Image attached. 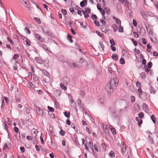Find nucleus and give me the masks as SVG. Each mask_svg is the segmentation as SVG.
Instances as JSON below:
<instances>
[{
	"label": "nucleus",
	"instance_id": "obj_33",
	"mask_svg": "<svg viewBox=\"0 0 158 158\" xmlns=\"http://www.w3.org/2000/svg\"><path fill=\"white\" fill-rule=\"evenodd\" d=\"M138 116L139 118H142L144 116V114L142 112H140L139 113Z\"/></svg>",
	"mask_w": 158,
	"mask_h": 158
},
{
	"label": "nucleus",
	"instance_id": "obj_34",
	"mask_svg": "<svg viewBox=\"0 0 158 158\" xmlns=\"http://www.w3.org/2000/svg\"><path fill=\"white\" fill-rule=\"evenodd\" d=\"M34 19L38 24H40L41 23V21L39 18L35 17Z\"/></svg>",
	"mask_w": 158,
	"mask_h": 158
},
{
	"label": "nucleus",
	"instance_id": "obj_26",
	"mask_svg": "<svg viewBox=\"0 0 158 158\" xmlns=\"http://www.w3.org/2000/svg\"><path fill=\"white\" fill-rule=\"evenodd\" d=\"M70 113L69 112H67L65 111L64 112V116L67 118L69 117L70 116Z\"/></svg>",
	"mask_w": 158,
	"mask_h": 158
},
{
	"label": "nucleus",
	"instance_id": "obj_15",
	"mask_svg": "<svg viewBox=\"0 0 158 158\" xmlns=\"http://www.w3.org/2000/svg\"><path fill=\"white\" fill-rule=\"evenodd\" d=\"M112 28L113 29L114 32H116L118 30V26L117 25L115 24H114L112 26Z\"/></svg>",
	"mask_w": 158,
	"mask_h": 158
},
{
	"label": "nucleus",
	"instance_id": "obj_10",
	"mask_svg": "<svg viewBox=\"0 0 158 158\" xmlns=\"http://www.w3.org/2000/svg\"><path fill=\"white\" fill-rule=\"evenodd\" d=\"M42 71L43 73L44 74L45 76L48 79H49V73L44 70H43Z\"/></svg>",
	"mask_w": 158,
	"mask_h": 158
},
{
	"label": "nucleus",
	"instance_id": "obj_30",
	"mask_svg": "<svg viewBox=\"0 0 158 158\" xmlns=\"http://www.w3.org/2000/svg\"><path fill=\"white\" fill-rule=\"evenodd\" d=\"M60 86L63 89H64V90H66L67 89V87L63 84L61 83L60 84Z\"/></svg>",
	"mask_w": 158,
	"mask_h": 158
},
{
	"label": "nucleus",
	"instance_id": "obj_41",
	"mask_svg": "<svg viewBox=\"0 0 158 158\" xmlns=\"http://www.w3.org/2000/svg\"><path fill=\"white\" fill-rule=\"evenodd\" d=\"M69 66L71 68H73L76 67V64L75 63H73L70 64Z\"/></svg>",
	"mask_w": 158,
	"mask_h": 158
},
{
	"label": "nucleus",
	"instance_id": "obj_63",
	"mask_svg": "<svg viewBox=\"0 0 158 158\" xmlns=\"http://www.w3.org/2000/svg\"><path fill=\"white\" fill-rule=\"evenodd\" d=\"M96 33L98 35V36H99L100 37H102V33L100 32L99 31H96Z\"/></svg>",
	"mask_w": 158,
	"mask_h": 158
},
{
	"label": "nucleus",
	"instance_id": "obj_22",
	"mask_svg": "<svg viewBox=\"0 0 158 158\" xmlns=\"http://www.w3.org/2000/svg\"><path fill=\"white\" fill-rule=\"evenodd\" d=\"M55 107L57 109H59L60 108L59 104L57 103V101L56 100L54 101Z\"/></svg>",
	"mask_w": 158,
	"mask_h": 158
},
{
	"label": "nucleus",
	"instance_id": "obj_35",
	"mask_svg": "<svg viewBox=\"0 0 158 158\" xmlns=\"http://www.w3.org/2000/svg\"><path fill=\"white\" fill-rule=\"evenodd\" d=\"M121 64H125V61L123 57H121L119 60Z\"/></svg>",
	"mask_w": 158,
	"mask_h": 158
},
{
	"label": "nucleus",
	"instance_id": "obj_50",
	"mask_svg": "<svg viewBox=\"0 0 158 158\" xmlns=\"http://www.w3.org/2000/svg\"><path fill=\"white\" fill-rule=\"evenodd\" d=\"M94 23L98 27H99L100 26V23L98 21H97L96 20H95L94 21Z\"/></svg>",
	"mask_w": 158,
	"mask_h": 158
},
{
	"label": "nucleus",
	"instance_id": "obj_54",
	"mask_svg": "<svg viewBox=\"0 0 158 158\" xmlns=\"http://www.w3.org/2000/svg\"><path fill=\"white\" fill-rule=\"evenodd\" d=\"M142 42L144 44H147L146 40L145 38H143L142 39Z\"/></svg>",
	"mask_w": 158,
	"mask_h": 158
},
{
	"label": "nucleus",
	"instance_id": "obj_25",
	"mask_svg": "<svg viewBox=\"0 0 158 158\" xmlns=\"http://www.w3.org/2000/svg\"><path fill=\"white\" fill-rule=\"evenodd\" d=\"M110 157H114L115 156V155L114 152L113 151H111L109 154Z\"/></svg>",
	"mask_w": 158,
	"mask_h": 158
},
{
	"label": "nucleus",
	"instance_id": "obj_37",
	"mask_svg": "<svg viewBox=\"0 0 158 158\" xmlns=\"http://www.w3.org/2000/svg\"><path fill=\"white\" fill-rule=\"evenodd\" d=\"M132 42L133 43L135 46H136L137 44V42L133 39H131Z\"/></svg>",
	"mask_w": 158,
	"mask_h": 158
},
{
	"label": "nucleus",
	"instance_id": "obj_42",
	"mask_svg": "<svg viewBox=\"0 0 158 158\" xmlns=\"http://www.w3.org/2000/svg\"><path fill=\"white\" fill-rule=\"evenodd\" d=\"M41 46L43 47V48L45 49V50H46L47 48H48L47 46L44 44H43L41 45Z\"/></svg>",
	"mask_w": 158,
	"mask_h": 158
},
{
	"label": "nucleus",
	"instance_id": "obj_31",
	"mask_svg": "<svg viewBox=\"0 0 158 158\" xmlns=\"http://www.w3.org/2000/svg\"><path fill=\"white\" fill-rule=\"evenodd\" d=\"M137 91L139 93V94L140 95L142 94L143 92L141 88V87H139L137 90Z\"/></svg>",
	"mask_w": 158,
	"mask_h": 158
},
{
	"label": "nucleus",
	"instance_id": "obj_16",
	"mask_svg": "<svg viewBox=\"0 0 158 158\" xmlns=\"http://www.w3.org/2000/svg\"><path fill=\"white\" fill-rule=\"evenodd\" d=\"M88 143L89 144V147L93 152L94 151V150L93 149V146L92 142L90 141Z\"/></svg>",
	"mask_w": 158,
	"mask_h": 158
},
{
	"label": "nucleus",
	"instance_id": "obj_49",
	"mask_svg": "<svg viewBox=\"0 0 158 158\" xmlns=\"http://www.w3.org/2000/svg\"><path fill=\"white\" fill-rule=\"evenodd\" d=\"M60 134L61 135L64 136L65 134V132L64 131L61 130L60 131Z\"/></svg>",
	"mask_w": 158,
	"mask_h": 158
},
{
	"label": "nucleus",
	"instance_id": "obj_56",
	"mask_svg": "<svg viewBox=\"0 0 158 158\" xmlns=\"http://www.w3.org/2000/svg\"><path fill=\"white\" fill-rule=\"evenodd\" d=\"M133 24L134 26L135 27L137 26V24L136 20L133 19L132 21Z\"/></svg>",
	"mask_w": 158,
	"mask_h": 158
},
{
	"label": "nucleus",
	"instance_id": "obj_38",
	"mask_svg": "<svg viewBox=\"0 0 158 158\" xmlns=\"http://www.w3.org/2000/svg\"><path fill=\"white\" fill-rule=\"evenodd\" d=\"M24 30L25 31H27L28 34H31V31L27 27H26L24 29Z\"/></svg>",
	"mask_w": 158,
	"mask_h": 158
},
{
	"label": "nucleus",
	"instance_id": "obj_7",
	"mask_svg": "<svg viewBox=\"0 0 158 158\" xmlns=\"http://www.w3.org/2000/svg\"><path fill=\"white\" fill-rule=\"evenodd\" d=\"M35 61L38 63L42 64L43 63V60L40 57H36L35 59Z\"/></svg>",
	"mask_w": 158,
	"mask_h": 158
},
{
	"label": "nucleus",
	"instance_id": "obj_53",
	"mask_svg": "<svg viewBox=\"0 0 158 158\" xmlns=\"http://www.w3.org/2000/svg\"><path fill=\"white\" fill-rule=\"evenodd\" d=\"M85 11L87 13H89L90 12V9L89 8H86L85 9Z\"/></svg>",
	"mask_w": 158,
	"mask_h": 158
},
{
	"label": "nucleus",
	"instance_id": "obj_2",
	"mask_svg": "<svg viewBox=\"0 0 158 158\" xmlns=\"http://www.w3.org/2000/svg\"><path fill=\"white\" fill-rule=\"evenodd\" d=\"M35 108L38 114L41 116H43L44 114V109H41L40 107L37 106H35Z\"/></svg>",
	"mask_w": 158,
	"mask_h": 158
},
{
	"label": "nucleus",
	"instance_id": "obj_39",
	"mask_svg": "<svg viewBox=\"0 0 158 158\" xmlns=\"http://www.w3.org/2000/svg\"><path fill=\"white\" fill-rule=\"evenodd\" d=\"M94 147L95 150L97 152H98L99 151V150L98 149V145L97 144H94Z\"/></svg>",
	"mask_w": 158,
	"mask_h": 158
},
{
	"label": "nucleus",
	"instance_id": "obj_19",
	"mask_svg": "<svg viewBox=\"0 0 158 158\" xmlns=\"http://www.w3.org/2000/svg\"><path fill=\"white\" fill-rule=\"evenodd\" d=\"M147 31L149 35L150 36H152L153 35V31L151 29H147Z\"/></svg>",
	"mask_w": 158,
	"mask_h": 158
},
{
	"label": "nucleus",
	"instance_id": "obj_1",
	"mask_svg": "<svg viewBox=\"0 0 158 158\" xmlns=\"http://www.w3.org/2000/svg\"><path fill=\"white\" fill-rule=\"evenodd\" d=\"M113 86H112V84L110 82L105 86L106 89L109 95L110 94L113 93V89L112 87Z\"/></svg>",
	"mask_w": 158,
	"mask_h": 158
},
{
	"label": "nucleus",
	"instance_id": "obj_48",
	"mask_svg": "<svg viewBox=\"0 0 158 158\" xmlns=\"http://www.w3.org/2000/svg\"><path fill=\"white\" fill-rule=\"evenodd\" d=\"M133 35L136 38H138L139 37V35L138 33L137 32H134Z\"/></svg>",
	"mask_w": 158,
	"mask_h": 158
},
{
	"label": "nucleus",
	"instance_id": "obj_60",
	"mask_svg": "<svg viewBox=\"0 0 158 158\" xmlns=\"http://www.w3.org/2000/svg\"><path fill=\"white\" fill-rule=\"evenodd\" d=\"M136 85L137 87H138L139 88V87H141V85H140V83L139 81H137L136 82Z\"/></svg>",
	"mask_w": 158,
	"mask_h": 158
},
{
	"label": "nucleus",
	"instance_id": "obj_8",
	"mask_svg": "<svg viewBox=\"0 0 158 158\" xmlns=\"http://www.w3.org/2000/svg\"><path fill=\"white\" fill-rule=\"evenodd\" d=\"M97 7L98 9L100 11L102 15H103L105 14L104 10H103L100 6L99 4H98L97 5Z\"/></svg>",
	"mask_w": 158,
	"mask_h": 158
},
{
	"label": "nucleus",
	"instance_id": "obj_9",
	"mask_svg": "<svg viewBox=\"0 0 158 158\" xmlns=\"http://www.w3.org/2000/svg\"><path fill=\"white\" fill-rule=\"evenodd\" d=\"M113 19L115 21L116 24L118 25L121 24V21L118 18L114 16L113 17Z\"/></svg>",
	"mask_w": 158,
	"mask_h": 158
},
{
	"label": "nucleus",
	"instance_id": "obj_23",
	"mask_svg": "<svg viewBox=\"0 0 158 158\" xmlns=\"http://www.w3.org/2000/svg\"><path fill=\"white\" fill-rule=\"evenodd\" d=\"M122 150L123 152H125L126 151V145L121 146Z\"/></svg>",
	"mask_w": 158,
	"mask_h": 158
},
{
	"label": "nucleus",
	"instance_id": "obj_20",
	"mask_svg": "<svg viewBox=\"0 0 158 158\" xmlns=\"http://www.w3.org/2000/svg\"><path fill=\"white\" fill-rule=\"evenodd\" d=\"M141 78L143 79H145L146 77V73L145 72H142L140 75Z\"/></svg>",
	"mask_w": 158,
	"mask_h": 158
},
{
	"label": "nucleus",
	"instance_id": "obj_4",
	"mask_svg": "<svg viewBox=\"0 0 158 158\" xmlns=\"http://www.w3.org/2000/svg\"><path fill=\"white\" fill-rule=\"evenodd\" d=\"M34 35L35 38L41 42H45L44 38L41 37V36L39 34L37 33H35Z\"/></svg>",
	"mask_w": 158,
	"mask_h": 158
},
{
	"label": "nucleus",
	"instance_id": "obj_43",
	"mask_svg": "<svg viewBox=\"0 0 158 158\" xmlns=\"http://www.w3.org/2000/svg\"><path fill=\"white\" fill-rule=\"evenodd\" d=\"M14 131L16 133H18L19 132V129L17 127H15L14 128Z\"/></svg>",
	"mask_w": 158,
	"mask_h": 158
},
{
	"label": "nucleus",
	"instance_id": "obj_3",
	"mask_svg": "<svg viewBox=\"0 0 158 158\" xmlns=\"http://www.w3.org/2000/svg\"><path fill=\"white\" fill-rule=\"evenodd\" d=\"M118 79L116 77H115L113 80H111L109 82L112 84V86H115L118 84Z\"/></svg>",
	"mask_w": 158,
	"mask_h": 158
},
{
	"label": "nucleus",
	"instance_id": "obj_32",
	"mask_svg": "<svg viewBox=\"0 0 158 158\" xmlns=\"http://www.w3.org/2000/svg\"><path fill=\"white\" fill-rule=\"evenodd\" d=\"M151 119L154 123H156V118L154 115H152L151 116Z\"/></svg>",
	"mask_w": 158,
	"mask_h": 158
},
{
	"label": "nucleus",
	"instance_id": "obj_21",
	"mask_svg": "<svg viewBox=\"0 0 158 158\" xmlns=\"http://www.w3.org/2000/svg\"><path fill=\"white\" fill-rule=\"evenodd\" d=\"M67 37H68V40H69L70 43L73 42V41L72 39V36L68 34Z\"/></svg>",
	"mask_w": 158,
	"mask_h": 158
},
{
	"label": "nucleus",
	"instance_id": "obj_5",
	"mask_svg": "<svg viewBox=\"0 0 158 158\" xmlns=\"http://www.w3.org/2000/svg\"><path fill=\"white\" fill-rule=\"evenodd\" d=\"M148 139L150 143L151 144H152V145L154 144V140H153V139L152 137V133L150 132H148Z\"/></svg>",
	"mask_w": 158,
	"mask_h": 158
},
{
	"label": "nucleus",
	"instance_id": "obj_27",
	"mask_svg": "<svg viewBox=\"0 0 158 158\" xmlns=\"http://www.w3.org/2000/svg\"><path fill=\"white\" fill-rule=\"evenodd\" d=\"M68 97L70 102H71V103H73V99L72 96L71 95L69 94V95Z\"/></svg>",
	"mask_w": 158,
	"mask_h": 158
},
{
	"label": "nucleus",
	"instance_id": "obj_57",
	"mask_svg": "<svg viewBox=\"0 0 158 158\" xmlns=\"http://www.w3.org/2000/svg\"><path fill=\"white\" fill-rule=\"evenodd\" d=\"M114 46L111 45L110 48H111L113 52H114L116 50V48L115 47H114Z\"/></svg>",
	"mask_w": 158,
	"mask_h": 158
},
{
	"label": "nucleus",
	"instance_id": "obj_47",
	"mask_svg": "<svg viewBox=\"0 0 158 158\" xmlns=\"http://www.w3.org/2000/svg\"><path fill=\"white\" fill-rule=\"evenodd\" d=\"M131 102H134L135 101V98L134 96H131Z\"/></svg>",
	"mask_w": 158,
	"mask_h": 158
},
{
	"label": "nucleus",
	"instance_id": "obj_58",
	"mask_svg": "<svg viewBox=\"0 0 158 158\" xmlns=\"http://www.w3.org/2000/svg\"><path fill=\"white\" fill-rule=\"evenodd\" d=\"M101 145L102 148L104 149H105L106 148V146L104 143H102L101 144Z\"/></svg>",
	"mask_w": 158,
	"mask_h": 158
},
{
	"label": "nucleus",
	"instance_id": "obj_17",
	"mask_svg": "<svg viewBox=\"0 0 158 158\" xmlns=\"http://www.w3.org/2000/svg\"><path fill=\"white\" fill-rule=\"evenodd\" d=\"M112 58L115 61L117 60H118V56L116 54H113L112 56Z\"/></svg>",
	"mask_w": 158,
	"mask_h": 158
},
{
	"label": "nucleus",
	"instance_id": "obj_64",
	"mask_svg": "<svg viewBox=\"0 0 158 158\" xmlns=\"http://www.w3.org/2000/svg\"><path fill=\"white\" fill-rule=\"evenodd\" d=\"M100 22L102 23L103 25H104L106 24V22L103 19H100Z\"/></svg>",
	"mask_w": 158,
	"mask_h": 158
},
{
	"label": "nucleus",
	"instance_id": "obj_61",
	"mask_svg": "<svg viewBox=\"0 0 158 158\" xmlns=\"http://www.w3.org/2000/svg\"><path fill=\"white\" fill-rule=\"evenodd\" d=\"M40 139L41 141V143L43 144H44V142L43 139V137L42 136V135H41L40 137Z\"/></svg>",
	"mask_w": 158,
	"mask_h": 158
},
{
	"label": "nucleus",
	"instance_id": "obj_12",
	"mask_svg": "<svg viewBox=\"0 0 158 158\" xmlns=\"http://www.w3.org/2000/svg\"><path fill=\"white\" fill-rule=\"evenodd\" d=\"M42 30L43 32L48 35H50L51 34V32L49 31L48 30L42 28Z\"/></svg>",
	"mask_w": 158,
	"mask_h": 158
},
{
	"label": "nucleus",
	"instance_id": "obj_55",
	"mask_svg": "<svg viewBox=\"0 0 158 158\" xmlns=\"http://www.w3.org/2000/svg\"><path fill=\"white\" fill-rule=\"evenodd\" d=\"M7 40L10 43H11L12 44H14V42L12 40H10V38L9 37H8L7 38Z\"/></svg>",
	"mask_w": 158,
	"mask_h": 158
},
{
	"label": "nucleus",
	"instance_id": "obj_59",
	"mask_svg": "<svg viewBox=\"0 0 158 158\" xmlns=\"http://www.w3.org/2000/svg\"><path fill=\"white\" fill-rule=\"evenodd\" d=\"M148 67L149 68H151L152 67V63L150 62L148 63Z\"/></svg>",
	"mask_w": 158,
	"mask_h": 158
},
{
	"label": "nucleus",
	"instance_id": "obj_62",
	"mask_svg": "<svg viewBox=\"0 0 158 158\" xmlns=\"http://www.w3.org/2000/svg\"><path fill=\"white\" fill-rule=\"evenodd\" d=\"M61 11L62 13L64 15H66L67 14L66 11L65 9H62L61 10Z\"/></svg>",
	"mask_w": 158,
	"mask_h": 158
},
{
	"label": "nucleus",
	"instance_id": "obj_51",
	"mask_svg": "<svg viewBox=\"0 0 158 158\" xmlns=\"http://www.w3.org/2000/svg\"><path fill=\"white\" fill-rule=\"evenodd\" d=\"M20 151L21 152L23 153L25 151V149L24 147H21L20 148Z\"/></svg>",
	"mask_w": 158,
	"mask_h": 158
},
{
	"label": "nucleus",
	"instance_id": "obj_45",
	"mask_svg": "<svg viewBox=\"0 0 158 158\" xmlns=\"http://www.w3.org/2000/svg\"><path fill=\"white\" fill-rule=\"evenodd\" d=\"M48 109L51 112H53L54 111V109L52 107H51L49 106H48Z\"/></svg>",
	"mask_w": 158,
	"mask_h": 158
},
{
	"label": "nucleus",
	"instance_id": "obj_28",
	"mask_svg": "<svg viewBox=\"0 0 158 158\" xmlns=\"http://www.w3.org/2000/svg\"><path fill=\"white\" fill-rule=\"evenodd\" d=\"M110 43L111 45L114 46L115 45V42L113 39H110Z\"/></svg>",
	"mask_w": 158,
	"mask_h": 158
},
{
	"label": "nucleus",
	"instance_id": "obj_29",
	"mask_svg": "<svg viewBox=\"0 0 158 158\" xmlns=\"http://www.w3.org/2000/svg\"><path fill=\"white\" fill-rule=\"evenodd\" d=\"M19 56V55L17 54H15L13 57V60H17Z\"/></svg>",
	"mask_w": 158,
	"mask_h": 158
},
{
	"label": "nucleus",
	"instance_id": "obj_46",
	"mask_svg": "<svg viewBox=\"0 0 158 158\" xmlns=\"http://www.w3.org/2000/svg\"><path fill=\"white\" fill-rule=\"evenodd\" d=\"M85 2H83V1H81L80 3V5L81 6V7H83L85 6Z\"/></svg>",
	"mask_w": 158,
	"mask_h": 158
},
{
	"label": "nucleus",
	"instance_id": "obj_13",
	"mask_svg": "<svg viewBox=\"0 0 158 158\" xmlns=\"http://www.w3.org/2000/svg\"><path fill=\"white\" fill-rule=\"evenodd\" d=\"M99 44L100 46V47H99L100 50L101 51H103L104 46L103 45L101 41L100 42H99Z\"/></svg>",
	"mask_w": 158,
	"mask_h": 158
},
{
	"label": "nucleus",
	"instance_id": "obj_52",
	"mask_svg": "<svg viewBox=\"0 0 158 158\" xmlns=\"http://www.w3.org/2000/svg\"><path fill=\"white\" fill-rule=\"evenodd\" d=\"M3 127H4V129H5V130L7 132H8V127L6 125V123H4Z\"/></svg>",
	"mask_w": 158,
	"mask_h": 158
},
{
	"label": "nucleus",
	"instance_id": "obj_11",
	"mask_svg": "<svg viewBox=\"0 0 158 158\" xmlns=\"http://www.w3.org/2000/svg\"><path fill=\"white\" fill-rule=\"evenodd\" d=\"M77 103L78 106L81 108H83L84 107L83 104L81 103V102L80 99H78L77 101Z\"/></svg>",
	"mask_w": 158,
	"mask_h": 158
},
{
	"label": "nucleus",
	"instance_id": "obj_44",
	"mask_svg": "<svg viewBox=\"0 0 158 158\" xmlns=\"http://www.w3.org/2000/svg\"><path fill=\"white\" fill-rule=\"evenodd\" d=\"M92 18L95 20V21L97 20V16L96 15H92L91 16Z\"/></svg>",
	"mask_w": 158,
	"mask_h": 158
},
{
	"label": "nucleus",
	"instance_id": "obj_6",
	"mask_svg": "<svg viewBox=\"0 0 158 158\" xmlns=\"http://www.w3.org/2000/svg\"><path fill=\"white\" fill-rule=\"evenodd\" d=\"M142 108L143 110L147 113L148 112L149 108L148 105L145 103L143 104L142 106Z\"/></svg>",
	"mask_w": 158,
	"mask_h": 158
},
{
	"label": "nucleus",
	"instance_id": "obj_40",
	"mask_svg": "<svg viewBox=\"0 0 158 158\" xmlns=\"http://www.w3.org/2000/svg\"><path fill=\"white\" fill-rule=\"evenodd\" d=\"M55 93L56 94H57L58 96H59L61 94V92L59 90H56L55 91Z\"/></svg>",
	"mask_w": 158,
	"mask_h": 158
},
{
	"label": "nucleus",
	"instance_id": "obj_18",
	"mask_svg": "<svg viewBox=\"0 0 158 158\" xmlns=\"http://www.w3.org/2000/svg\"><path fill=\"white\" fill-rule=\"evenodd\" d=\"M80 24L81 26H82V27L84 28H86V23L84 22H80Z\"/></svg>",
	"mask_w": 158,
	"mask_h": 158
},
{
	"label": "nucleus",
	"instance_id": "obj_14",
	"mask_svg": "<svg viewBox=\"0 0 158 158\" xmlns=\"http://www.w3.org/2000/svg\"><path fill=\"white\" fill-rule=\"evenodd\" d=\"M118 30L119 32H123V27L121 26V24L119 25Z\"/></svg>",
	"mask_w": 158,
	"mask_h": 158
},
{
	"label": "nucleus",
	"instance_id": "obj_24",
	"mask_svg": "<svg viewBox=\"0 0 158 158\" xmlns=\"http://www.w3.org/2000/svg\"><path fill=\"white\" fill-rule=\"evenodd\" d=\"M150 39L151 41L153 43H155L157 42V39L155 37H154L153 38H152L151 37H150Z\"/></svg>",
	"mask_w": 158,
	"mask_h": 158
},
{
	"label": "nucleus",
	"instance_id": "obj_36",
	"mask_svg": "<svg viewBox=\"0 0 158 158\" xmlns=\"http://www.w3.org/2000/svg\"><path fill=\"white\" fill-rule=\"evenodd\" d=\"M140 13L143 18H146L147 16V15L145 14L144 12L143 11H141Z\"/></svg>",
	"mask_w": 158,
	"mask_h": 158
}]
</instances>
